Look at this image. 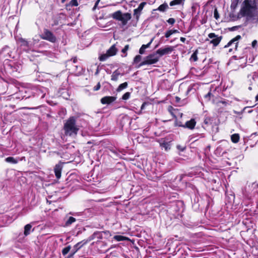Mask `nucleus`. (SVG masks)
I'll list each match as a JSON object with an SVG mask.
<instances>
[{
	"instance_id": "1",
	"label": "nucleus",
	"mask_w": 258,
	"mask_h": 258,
	"mask_svg": "<svg viewBox=\"0 0 258 258\" xmlns=\"http://www.w3.org/2000/svg\"><path fill=\"white\" fill-rule=\"evenodd\" d=\"M22 66L20 62L14 60L6 58L3 63L0 61V78H3L5 74H10L14 76L21 73Z\"/></svg>"
},
{
	"instance_id": "2",
	"label": "nucleus",
	"mask_w": 258,
	"mask_h": 258,
	"mask_svg": "<svg viewBox=\"0 0 258 258\" xmlns=\"http://www.w3.org/2000/svg\"><path fill=\"white\" fill-rule=\"evenodd\" d=\"M64 134L66 136H73L77 135L79 128L76 124V119L71 117L67 120L63 126Z\"/></svg>"
},
{
	"instance_id": "3",
	"label": "nucleus",
	"mask_w": 258,
	"mask_h": 258,
	"mask_svg": "<svg viewBox=\"0 0 258 258\" xmlns=\"http://www.w3.org/2000/svg\"><path fill=\"white\" fill-rule=\"evenodd\" d=\"M255 10L251 5L249 0H244L243 3V6L241 8L239 13V16L246 17L247 19H250L253 17Z\"/></svg>"
},
{
	"instance_id": "4",
	"label": "nucleus",
	"mask_w": 258,
	"mask_h": 258,
	"mask_svg": "<svg viewBox=\"0 0 258 258\" xmlns=\"http://www.w3.org/2000/svg\"><path fill=\"white\" fill-rule=\"evenodd\" d=\"M111 16L114 19L121 21L122 26L126 25L127 22L132 18L130 13H126L122 14L120 11H117L113 13L112 14Z\"/></svg>"
},
{
	"instance_id": "5",
	"label": "nucleus",
	"mask_w": 258,
	"mask_h": 258,
	"mask_svg": "<svg viewBox=\"0 0 258 258\" xmlns=\"http://www.w3.org/2000/svg\"><path fill=\"white\" fill-rule=\"evenodd\" d=\"M159 56L157 53H152L145 57L139 66V67L145 65H151L157 62L159 59Z\"/></svg>"
},
{
	"instance_id": "6",
	"label": "nucleus",
	"mask_w": 258,
	"mask_h": 258,
	"mask_svg": "<svg viewBox=\"0 0 258 258\" xmlns=\"http://www.w3.org/2000/svg\"><path fill=\"white\" fill-rule=\"evenodd\" d=\"M22 92L24 91L26 93L32 94L34 97H40V98H43L45 96V93L41 88H39L37 87H33L31 89H24V90H22Z\"/></svg>"
},
{
	"instance_id": "7",
	"label": "nucleus",
	"mask_w": 258,
	"mask_h": 258,
	"mask_svg": "<svg viewBox=\"0 0 258 258\" xmlns=\"http://www.w3.org/2000/svg\"><path fill=\"white\" fill-rule=\"evenodd\" d=\"M41 38L52 43H55L57 40L56 37L53 33L46 29L44 30L43 33L41 35Z\"/></svg>"
},
{
	"instance_id": "8",
	"label": "nucleus",
	"mask_w": 258,
	"mask_h": 258,
	"mask_svg": "<svg viewBox=\"0 0 258 258\" xmlns=\"http://www.w3.org/2000/svg\"><path fill=\"white\" fill-rule=\"evenodd\" d=\"M241 39V36L239 35H237L235 37L231 39L224 47H232L229 49V52H231L233 50H237L238 45V42L240 39Z\"/></svg>"
},
{
	"instance_id": "9",
	"label": "nucleus",
	"mask_w": 258,
	"mask_h": 258,
	"mask_svg": "<svg viewBox=\"0 0 258 258\" xmlns=\"http://www.w3.org/2000/svg\"><path fill=\"white\" fill-rule=\"evenodd\" d=\"M174 47L172 46H166L164 48H160L156 51L157 54L159 56H162L164 55L170 54L174 50Z\"/></svg>"
},
{
	"instance_id": "10",
	"label": "nucleus",
	"mask_w": 258,
	"mask_h": 258,
	"mask_svg": "<svg viewBox=\"0 0 258 258\" xmlns=\"http://www.w3.org/2000/svg\"><path fill=\"white\" fill-rule=\"evenodd\" d=\"M14 57L12 55V49L8 46L4 47L0 52V59L4 57Z\"/></svg>"
},
{
	"instance_id": "11",
	"label": "nucleus",
	"mask_w": 258,
	"mask_h": 258,
	"mask_svg": "<svg viewBox=\"0 0 258 258\" xmlns=\"http://www.w3.org/2000/svg\"><path fill=\"white\" fill-rule=\"evenodd\" d=\"M208 37L212 39L210 41V43L212 44L214 46H217L222 39V36H218L214 33H209Z\"/></svg>"
},
{
	"instance_id": "12",
	"label": "nucleus",
	"mask_w": 258,
	"mask_h": 258,
	"mask_svg": "<svg viewBox=\"0 0 258 258\" xmlns=\"http://www.w3.org/2000/svg\"><path fill=\"white\" fill-rule=\"evenodd\" d=\"M146 2H142L138 7V8L135 9L134 10V16L136 18L137 20H138L139 17L141 14L142 11L143 10L144 7L146 5Z\"/></svg>"
},
{
	"instance_id": "13",
	"label": "nucleus",
	"mask_w": 258,
	"mask_h": 258,
	"mask_svg": "<svg viewBox=\"0 0 258 258\" xmlns=\"http://www.w3.org/2000/svg\"><path fill=\"white\" fill-rule=\"evenodd\" d=\"M19 43L20 47H21L23 50L29 52L31 50V46L27 40L23 38H20L19 40Z\"/></svg>"
},
{
	"instance_id": "14",
	"label": "nucleus",
	"mask_w": 258,
	"mask_h": 258,
	"mask_svg": "<svg viewBox=\"0 0 258 258\" xmlns=\"http://www.w3.org/2000/svg\"><path fill=\"white\" fill-rule=\"evenodd\" d=\"M248 191H250L251 195H253L254 197L256 196L258 198V183L253 182L251 185L248 186Z\"/></svg>"
},
{
	"instance_id": "15",
	"label": "nucleus",
	"mask_w": 258,
	"mask_h": 258,
	"mask_svg": "<svg viewBox=\"0 0 258 258\" xmlns=\"http://www.w3.org/2000/svg\"><path fill=\"white\" fill-rule=\"evenodd\" d=\"M160 147L162 149H164L166 151H168L170 149L171 145L170 142H167L164 139H161L159 141Z\"/></svg>"
},
{
	"instance_id": "16",
	"label": "nucleus",
	"mask_w": 258,
	"mask_h": 258,
	"mask_svg": "<svg viewBox=\"0 0 258 258\" xmlns=\"http://www.w3.org/2000/svg\"><path fill=\"white\" fill-rule=\"evenodd\" d=\"M116 99L115 96H105L101 98V102L103 104H109Z\"/></svg>"
},
{
	"instance_id": "17",
	"label": "nucleus",
	"mask_w": 258,
	"mask_h": 258,
	"mask_svg": "<svg viewBox=\"0 0 258 258\" xmlns=\"http://www.w3.org/2000/svg\"><path fill=\"white\" fill-rule=\"evenodd\" d=\"M62 168V165L61 163H58L56 164L54 167V171L57 179H59L61 177Z\"/></svg>"
},
{
	"instance_id": "18",
	"label": "nucleus",
	"mask_w": 258,
	"mask_h": 258,
	"mask_svg": "<svg viewBox=\"0 0 258 258\" xmlns=\"http://www.w3.org/2000/svg\"><path fill=\"white\" fill-rule=\"evenodd\" d=\"M86 243V242H84L83 241H82L78 242L76 244H75L74 246L73 251L69 257H70L72 256L79 249H80Z\"/></svg>"
},
{
	"instance_id": "19",
	"label": "nucleus",
	"mask_w": 258,
	"mask_h": 258,
	"mask_svg": "<svg viewBox=\"0 0 258 258\" xmlns=\"http://www.w3.org/2000/svg\"><path fill=\"white\" fill-rule=\"evenodd\" d=\"M196 124V122L195 120L194 119H191L190 120L187 121L183 127L192 130L195 128Z\"/></svg>"
},
{
	"instance_id": "20",
	"label": "nucleus",
	"mask_w": 258,
	"mask_h": 258,
	"mask_svg": "<svg viewBox=\"0 0 258 258\" xmlns=\"http://www.w3.org/2000/svg\"><path fill=\"white\" fill-rule=\"evenodd\" d=\"M32 226L31 224H26L24 228V233L23 235H24L25 237L29 235L31 232L33 231V229L32 230Z\"/></svg>"
},
{
	"instance_id": "21",
	"label": "nucleus",
	"mask_w": 258,
	"mask_h": 258,
	"mask_svg": "<svg viewBox=\"0 0 258 258\" xmlns=\"http://www.w3.org/2000/svg\"><path fill=\"white\" fill-rule=\"evenodd\" d=\"M119 76H123L122 74H121L119 70H116L114 71L111 76V80L113 81H117L118 80Z\"/></svg>"
},
{
	"instance_id": "22",
	"label": "nucleus",
	"mask_w": 258,
	"mask_h": 258,
	"mask_svg": "<svg viewBox=\"0 0 258 258\" xmlns=\"http://www.w3.org/2000/svg\"><path fill=\"white\" fill-rule=\"evenodd\" d=\"M117 49L115 47V45H112L109 49L107 51V53L109 56H113L116 54Z\"/></svg>"
},
{
	"instance_id": "23",
	"label": "nucleus",
	"mask_w": 258,
	"mask_h": 258,
	"mask_svg": "<svg viewBox=\"0 0 258 258\" xmlns=\"http://www.w3.org/2000/svg\"><path fill=\"white\" fill-rule=\"evenodd\" d=\"M5 161L8 163H11L12 164H17L19 160L18 159H16L13 157H8L6 158Z\"/></svg>"
},
{
	"instance_id": "24",
	"label": "nucleus",
	"mask_w": 258,
	"mask_h": 258,
	"mask_svg": "<svg viewBox=\"0 0 258 258\" xmlns=\"http://www.w3.org/2000/svg\"><path fill=\"white\" fill-rule=\"evenodd\" d=\"M185 0H173L170 2L169 5L170 6H174L175 5H183Z\"/></svg>"
},
{
	"instance_id": "25",
	"label": "nucleus",
	"mask_w": 258,
	"mask_h": 258,
	"mask_svg": "<svg viewBox=\"0 0 258 258\" xmlns=\"http://www.w3.org/2000/svg\"><path fill=\"white\" fill-rule=\"evenodd\" d=\"M168 8V5L167 3H164V4L161 5L156 10L159 11L160 12H164Z\"/></svg>"
},
{
	"instance_id": "26",
	"label": "nucleus",
	"mask_w": 258,
	"mask_h": 258,
	"mask_svg": "<svg viewBox=\"0 0 258 258\" xmlns=\"http://www.w3.org/2000/svg\"><path fill=\"white\" fill-rule=\"evenodd\" d=\"M76 221V219L75 218L73 217H70L69 219L66 221L64 226H70L72 223L75 222Z\"/></svg>"
},
{
	"instance_id": "27",
	"label": "nucleus",
	"mask_w": 258,
	"mask_h": 258,
	"mask_svg": "<svg viewBox=\"0 0 258 258\" xmlns=\"http://www.w3.org/2000/svg\"><path fill=\"white\" fill-rule=\"evenodd\" d=\"M231 139L233 143H237L239 140V135L238 134H234L231 135Z\"/></svg>"
},
{
	"instance_id": "28",
	"label": "nucleus",
	"mask_w": 258,
	"mask_h": 258,
	"mask_svg": "<svg viewBox=\"0 0 258 258\" xmlns=\"http://www.w3.org/2000/svg\"><path fill=\"white\" fill-rule=\"evenodd\" d=\"M113 239L117 241H124L128 240V238L122 235H115Z\"/></svg>"
},
{
	"instance_id": "29",
	"label": "nucleus",
	"mask_w": 258,
	"mask_h": 258,
	"mask_svg": "<svg viewBox=\"0 0 258 258\" xmlns=\"http://www.w3.org/2000/svg\"><path fill=\"white\" fill-rule=\"evenodd\" d=\"M128 84L127 82H124L123 83H122L119 85L118 88L116 89V91L117 92H120L123 89L126 88L127 87Z\"/></svg>"
},
{
	"instance_id": "30",
	"label": "nucleus",
	"mask_w": 258,
	"mask_h": 258,
	"mask_svg": "<svg viewBox=\"0 0 258 258\" xmlns=\"http://www.w3.org/2000/svg\"><path fill=\"white\" fill-rule=\"evenodd\" d=\"M198 52L197 51H196L194 52L191 55V57L190 58V60L196 61L198 60V56H197Z\"/></svg>"
},
{
	"instance_id": "31",
	"label": "nucleus",
	"mask_w": 258,
	"mask_h": 258,
	"mask_svg": "<svg viewBox=\"0 0 258 258\" xmlns=\"http://www.w3.org/2000/svg\"><path fill=\"white\" fill-rule=\"evenodd\" d=\"M71 248V246L70 245H69V246L64 247L62 250V254L63 255H66L69 252V251L70 250Z\"/></svg>"
},
{
	"instance_id": "32",
	"label": "nucleus",
	"mask_w": 258,
	"mask_h": 258,
	"mask_svg": "<svg viewBox=\"0 0 258 258\" xmlns=\"http://www.w3.org/2000/svg\"><path fill=\"white\" fill-rule=\"evenodd\" d=\"M211 96H213V95L212 94V93L210 92H208L207 94L204 95V99H205V101L208 102L209 101H210L211 99Z\"/></svg>"
},
{
	"instance_id": "33",
	"label": "nucleus",
	"mask_w": 258,
	"mask_h": 258,
	"mask_svg": "<svg viewBox=\"0 0 258 258\" xmlns=\"http://www.w3.org/2000/svg\"><path fill=\"white\" fill-rule=\"evenodd\" d=\"M108 57H109V55L108 54V53L106 52V53L105 54H102L100 57H99V60L100 61H104Z\"/></svg>"
},
{
	"instance_id": "34",
	"label": "nucleus",
	"mask_w": 258,
	"mask_h": 258,
	"mask_svg": "<svg viewBox=\"0 0 258 258\" xmlns=\"http://www.w3.org/2000/svg\"><path fill=\"white\" fill-rule=\"evenodd\" d=\"M69 6L72 7H76L78 6L77 0H71L69 4Z\"/></svg>"
},
{
	"instance_id": "35",
	"label": "nucleus",
	"mask_w": 258,
	"mask_h": 258,
	"mask_svg": "<svg viewBox=\"0 0 258 258\" xmlns=\"http://www.w3.org/2000/svg\"><path fill=\"white\" fill-rule=\"evenodd\" d=\"M204 123L205 124L207 125L210 124H211L212 123L211 118L209 117H206L204 119Z\"/></svg>"
},
{
	"instance_id": "36",
	"label": "nucleus",
	"mask_w": 258,
	"mask_h": 258,
	"mask_svg": "<svg viewBox=\"0 0 258 258\" xmlns=\"http://www.w3.org/2000/svg\"><path fill=\"white\" fill-rule=\"evenodd\" d=\"M239 0H232V3L231 5V8L233 9H234L237 7V4L238 3Z\"/></svg>"
},
{
	"instance_id": "37",
	"label": "nucleus",
	"mask_w": 258,
	"mask_h": 258,
	"mask_svg": "<svg viewBox=\"0 0 258 258\" xmlns=\"http://www.w3.org/2000/svg\"><path fill=\"white\" fill-rule=\"evenodd\" d=\"M249 20H251L253 23H258V15L254 13L253 17L251 18Z\"/></svg>"
},
{
	"instance_id": "38",
	"label": "nucleus",
	"mask_w": 258,
	"mask_h": 258,
	"mask_svg": "<svg viewBox=\"0 0 258 258\" xmlns=\"http://www.w3.org/2000/svg\"><path fill=\"white\" fill-rule=\"evenodd\" d=\"M131 93L130 92H126L123 94V95L122 97V99L123 100H127L129 99L130 97Z\"/></svg>"
},
{
	"instance_id": "39",
	"label": "nucleus",
	"mask_w": 258,
	"mask_h": 258,
	"mask_svg": "<svg viewBox=\"0 0 258 258\" xmlns=\"http://www.w3.org/2000/svg\"><path fill=\"white\" fill-rule=\"evenodd\" d=\"M175 109L173 108V107L171 106H169L168 108V111L170 113V114L174 117H176L175 115H174V113H173V111Z\"/></svg>"
},
{
	"instance_id": "40",
	"label": "nucleus",
	"mask_w": 258,
	"mask_h": 258,
	"mask_svg": "<svg viewBox=\"0 0 258 258\" xmlns=\"http://www.w3.org/2000/svg\"><path fill=\"white\" fill-rule=\"evenodd\" d=\"M142 59V56L140 55H136L134 58V62L135 63H138L139 61H141Z\"/></svg>"
},
{
	"instance_id": "41",
	"label": "nucleus",
	"mask_w": 258,
	"mask_h": 258,
	"mask_svg": "<svg viewBox=\"0 0 258 258\" xmlns=\"http://www.w3.org/2000/svg\"><path fill=\"white\" fill-rule=\"evenodd\" d=\"M221 103L223 104L224 106H227L228 104H229L228 101L225 99L220 100L217 102L218 104H221Z\"/></svg>"
},
{
	"instance_id": "42",
	"label": "nucleus",
	"mask_w": 258,
	"mask_h": 258,
	"mask_svg": "<svg viewBox=\"0 0 258 258\" xmlns=\"http://www.w3.org/2000/svg\"><path fill=\"white\" fill-rule=\"evenodd\" d=\"M214 18L217 20L219 18V13H218V10L217 9V8H215V10H214Z\"/></svg>"
},
{
	"instance_id": "43",
	"label": "nucleus",
	"mask_w": 258,
	"mask_h": 258,
	"mask_svg": "<svg viewBox=\"0 0 258 258\" xmlns=\"http://www.w3.org/2000/svg\"><path fill=\"white\" fill-rule=\"evenodd\" d=\"M128 48H129V45H126L121 50V52L125 54V55H124V56H125L126 55V51L128 50Z\"/></svg>"
},
{
	"instance_id": "44",
	"label": "nucleus",
	"mask_w": 258,
	"mask_h": 258,
	"mask_svg": "<svg viewBox=\"0 0 258 258\" xmlns=\"http://www.w3.org/2000/svg\"><path fill=\"white\" fill-rule=\"evenodd\" d=\"M176 148L178 150L182 152L185 149L186 147L184 146H181L180 145H177Z\"/></svg>"
},
{
	"instance_id": "45",
	"label": "nucleus",
	"mask_w": 258,
	"mask_h": 258,
	"mask_svg": "<svg viewBox=\"0 0 258 258\" xmlns=\"http://www.w3.org/2000/svg\"><path fill=\"white\" fill-rule=\"evenodd\" d=\"M250 77H251L252 79L254 80L255 78H257L258 77V75H257L256 73L254 72L252 74H250V75L248 76V78H249Z\"/></svg>"
},
{
	"instance_id": "46",
	"label": "nucleus",
	"mask_w": 258,
	"mask_h": 258,
	"mask_svg": "<svg viewBox=\"0 0 258 258\" xmlns=\"http://www.w3.org/2000/svg\"><path fill=\"white\" fill-rule=\"evenodd\" d=\"M172 34V32H171V30H168L167 31L165 34V36L166 37V38H168Z\"/></svg>"
},
{
	"instance_id": "47",
	"label": "nucleus",
	"mask_w": 258,
	"mask_h": 258,
	"mask_svg": "<svg viewBox=\"0 0 258 258\" xmlns=\"http://www.w3.org/2000/svg\"><path fill=\"white\" fill-rule=\"evenodd\" d=\"M153 40V38H152L151 40V41L147 44H146V45H145V44L142 45L143 47H144L145 49H146V48H148L150 46V45L152 43Z\"/></svg>"
},
{
	"instance_id": "48",
	"label": "nucleus",
	"mask_w": 258,
	"mask_h": 258,
	"mask_svg": "<svg viewBox=\"0 0 258 258\" xmlns=\"http://www.w3.org/2000/svg\"><path fill=\"white\" fill-rule=\"evenodd\" d=\"M167 21L169 24L171 25H173L175 22L174 18H169Z\"/></svg>"
},
{
	"instance_id": "49",
	"label": "nucleus",
	"mask_w": 258,
	"mask_h": 258,
	"mask_svg": "<svg viewBox=\"0 0 258 258\" xmlns=\"http://www.w3.org/2000/svg\"><path fill=\"white\" fill-rule=\"evenodd\" d=\"M100 87H101V85H100V83L99 82V83H98L97 85L94 87L93 90L94 91H98L100 89Z\"/></svg>"
},
{
	"instance_id": "50",
	"label": "nucleus",
	"mask_w": 258,
	"mask_h": 258,
	"mask_svg": "<svg viewBox=\"0 0 258 258\" xmlns=\"http://www.w3.org/2000/svg\"><path fill=\"white\" fill-rule=\"evenodd\" d=\"M145 49L144 47H143V46H141V47L139 49V53L141 54H143L145 53Z\"/></svg>"
},
{
	"instance_id": "51",
	"label": "nucleus",
	"mask_w": 258,
	"mask_h": 258,
	"mask_svg": "<svg viewBox=\"0 0 258 258\" xmlns=\"http://www.w3.org/2000/svg\"><path fill=\"white\" fill-rule=\"evenodd\" d=\"M110 151L112 153H113L115 155H116V156H118L119 155L118 151L116 149H111V150H110Z\"/></svg>"
},
{
	"instance_id": "52",
	"label": "nucleus",
	"mask_w": 258,
	"mask_h": 258,
	"mask_svg": "<svg viewBox=\"0 0 258 258\" xmlns=\"http://www.w3.org/2000/svg\"><path fill=\"white\" fill-rule=\"evenodd\" d=\"M257 41L256 40H253L251 43L252 47L253 48H254L255 47V46L257 45Z\"/></svg>"
},
{
	"instance_id": "53",
	"label": "nucleus",
	"mask_w": 258,
	"mask_h": 258,
	"mask_svg": "<svg viewBox=\"0 0 258 258\" xmlns=\"http://www.w3.org/2000/svg\"><path fill=\"white\" fill-rule=\"evenodd\" d=\"M176 126H182L184 125V124H182L181 122L180 121H176L175 123Z\"/></svg>"
},
{
	"instance_id": "54",
	"label": "nucleus",
	"mask_w": 258,
	"mask_h": 258,
	"mask_svg": "<svg viewBox=\"0 0 258 258\" xmlns=\"http://www.w3.org/2000/svg\"><path fill=\"white\" fill-rule=\"evenodd\" d=\"M99 1H100V0H97L93 8V11H94L96 9V8L97 7V6H98V4L99 3Z\"/></svg>"
},
{
	"instance_id": "55",
	"label": "nucleus",
	"mask_w": 258,
	"mask_h": 258,
	"mask_svg": "<svg viewBox=\"0 0 258 258\" xmlns=\"http://www.w3.org/2000/svg\"><path fill=\"white\" fill-rule=\"evenodd\" d=\"M175 101H176L177 103H178V102H179V101H180V98L179 97H178V96H176V97H175Z\"/></svg>"
},
{
	"instance_id": "56",
	"label": "nucleus",
	"mask_w": 258,
	"mask_h": 258,
	"mask_svg": "<svg viewBox=\"0 0 258 258\" xmlns=\"http://www.w3.org/2000/svg\"><path fill=\"white\" fill-rule=\"evenodd\" d=\"M92 211V209H87L85 210V212L86 213L87 212H91Z\"/></svg>"
},
{
	"instance_id": "57",
	"label": "nucleus",
	"mask_w": 258,
	"mask_h": 258,
	"mask_svg": "<svg viewBox=\"0 0 258 258\" xmlns=\"http://www.w3.org/2000/svg\"><path fill=\"white\" fill-rule=\"evenodd\" d=\"M180 41H181L182 42H183V43H184V42H185V40H186V39H185V38H184V37H180Z\"/></svg>"
},
{
	"instance_id": "58",
	"label": "nucleus",
	"mask_w": 258,
	"mask_h": 258,
	"mask_svg": "<svg viewBox=\"0 0 258 258\" xmlns=\"http://www.w3.org/2000/svg\"><path fill=\"white\" fill-rule=\"evenodd\" d=\"M172 34L176 33L178 32L177 30H171Z\"/></svg>"
},
{
	"instance_id": "59",
	"label": "nucleus",
	"mask_w": 258,
	"mask_h": 258,
	"mask_svg": "<svg viewBox=\"0 0 258 258\" xmlns=\"http://www.w3.org/2000/svg\"><path fill=\"white\" fill-rule=\"evenodd\" d=\"M145 105V103H143L141 107V110H142V109H143L144 108Z\"/></svg>"
},
{
	"instance_id": "60",
	"label": "nucleus",
	"mask_w": 258,
	"mask_h": 258,
	"mask_svg": "<svg viewBox=\"0 0 258 258\" xmlns=\"http://www.w3.org/2000/svg\"><path fill=\"white\" fill-rule=\"evenodd\" d=\"M98 73H99V70H98V69H97V70H96V72L95 73V75H97L98 74Z\"/></svg>"
},
{
	"instance_id": "61",
	"label": "nucleus",
	"mask_w": 258,
	"mask_h": 258,
	"mask_svg": "<svg viewBox=\"0 0 258 258\" xmlns=\"http://www.w3.org/2000/svg\"><path fill=\"white\" fill-rule=\"evenodd\" d=\"M124 120H128V117L127 116L124 117L123 118Z\"/></svg>"
},
{
	"instance_id": "62",
	"label": "nucleus",
	"mask_w": 258,
	"mask_h": 258,
	"mask_svg": "<svg viewBox=\"0 0 258 258\" xmlns=\"http://www.w3.org/2000/svg\"><path fill=\"white\" fill-rule=\"evenodd\" d=\"M255 101H258V94L255 96Z\"/></svg>"
},
{
	"instance_id": "63",
	"label": "nucleus",
	"mask_w": 258,
	"mask_h": 258,
	"mask_svg": "<svg viewBox=\"0 0 258 258\" xmlns=\"http://www.w3.org/2000/svg\"><path fill=\"white\" fill-rule=\"evenodd\" d=\"M76 60H77V59L76 58H74V60H73V62L74 63H75L76 62Z\"/></svg>"
},
{
	"instance_id": "64",
	"label": "nucleus",
	"mask_w": 258,
	"mask_h": 258,
	"mask_svg": "<svg viewBox=\"0 0 258 258\" xmlns=\"http://www.w3.org/2000/svg\"><path fill=\"white\" fill-rule=\"evenodd\" d=\"M234 100L237 101H239V100L238 99H237V98H235Z\"/></svg>"
}]
</instances>
